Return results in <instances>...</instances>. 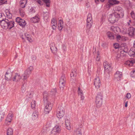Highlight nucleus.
Returning a JSON list of instances; mask_svg holds the SVG:
<instances>
[{"label":"nucleus","mask_w":135,"mask_h":135,"mask_svg":"<svg viewBox=\"0 0 135 135\" xmlns=\"http://www.w3.org/2000/svg\"><path fill=\"white\" fill-rule=\"evenodd\" d=\"M48 94L46 92L44 93L43 94L44 101L46 103L44 109V112L45 114L48 113L52 109V105L48 101Z\"/></svg>","instance_id":"f257e3e1"},{"label":"nucleus","mask_w":135,"mask_h":135,"mask_svg":"<svg viewBox=\"0 0 135 135\" xmlns=\"http://www.w3.org/2000/svg\"><path fill=\"white\" fill-rule=\"evenodd\" d=\"M0 24L4 29H7L9 28L10 29L14 27V22L13 21H9L8 19L0 20Z\"/></svg>","instance_id":"f03ea898"},{"label":"nucleus","mask_w":135,"mask_h":135,"mask_svg":"<svg viewBox=\"0 0 135 135\" xmlns=\"http://www.w3.org/2000/svg\"><path fill=\"white\" fill-rule=\"evenodd\" d=\"M114 13L115 16L120 18H122L124 16L123 11L122 8L120 7L117 6L114 8Z\"/></svg>","instance_id":"7ed1b4c3"},{"label":"nucleus","mask_w":135,"mask_h":135,"mask_svg":"<svg viewBox=\"0 0 135 135\" xmlns=\"http://www.w3.org/2000/svg\"><path fill=\"white\" fill-rule=\"evenodd\" d=\"M103 96L101 94H97L96 98L95 103L96 107L100 108L103 104Z\"/></svg>","instance_id":"20e7f679"},{"label":"nucleus","mask_w":135,"mask_h":135,"mask_svg":"<svg viewBox=\"0 0 135 135\" xmlns=\"http://www.w3.org/2000/svg\"><path fill=\"white\" fill-rule=\"evenodd\" d=\"M65 114V110L64 108L61 106L59 107L57 110L56 116L60 118H62Z\"/></svg>","instance_id":"39448f33"},{"label":"nucleus","mask_w":135,"mask_h":135,"mask_svg":"<svg viewBox=\"0 0 135 135\" xmlns=\"http://www.w3.org/2000/svg\"><path fill=\"white\" fill-rule=\"evenodd\" d=\"M87 27L88 28H90L93 24V20L92 17V15L90 13L88 14L87 19Z\"/></svg>","instance_id":"423d86ee"},{"label":"nucleus","mask_w":135,"mask_h":135,"mask_svg":"<svg viewBox=\"0 0 135 135\" xmlns=\"http://www.w3.org/2000/svg\"><path fill=\"white\" fill-rule=\"evenodd\" d=\"M119 18H120V17H118L115 16V14L114 13L112 14H110L108 18L109 21L111 23H114L116 21H118Z\"/></svg>","instance_id":"0eeeda50"},{"label":"nucleus","mask_w":135,"mask_h":135,"mask_svg":"<svg viewBox=\"0 0 135 135\" xmlns=\"http://www.w3.org/2000/svg\"><path fill=\"white\" fill-rule=\"evenodd\" d=\"M61 130L60 127L58 126H56L54 127L51 131L50 135H56Z\"/></svg>","instance_id":"6e6552de"},{"label":"nucleus","mask_w":135,"mask_h":135,"mask_svg":"<svg viewBox=\"0 0 135 135\" xmlns=\"http://www.w3.org/2000/svg\"><path fill=\"white\" fill-rule=\"evenodd\" d=\"M66 127L68 130H70L71 127L70 126V120L69 118L67 116H65L64 117Z\"/></svg>","instance_id":"1a4fd4ad"},{"label":"nucleus","mask_w":135,"mask_h":135,"mask_svg":"<svg viewBox=\"0 0 135 135\" xmlns=\"http://www.w3.org/2000/svg\"><path fill=\"white\" fill-rule=\"evenodd\" d=\"M103 65L104 67L105 71L107 73H109L112 69L111 64L108 63L107 61H105L103 63Z\"/></svg>","instance_id":"9d476101"},{"label":"nucleus","mask_w":135,"mask_h":135,"mask_svg":"<svg viewBox=\"0 0 135 135\" xmlns=\"http://www.w3.org/2000/svg\"><path fill=\"white\" fill-rule=\"evenodd\" d=\"M94 84L97 89L100 88L101 85L100 79L99 77H96L94 80Z\"/></svg>","instance_id":"9b49d317"},{"label":"nucleus","mask_w":135,"mask_h":135,"mask_svg":"<svg viewBox=\"0 0 135 135\" xmlns=\"http://www.w3.org/2000/svg\"><path fill=\"white\" fill-rule=\"evenodd\" d=\"M22 78V76L20 74L18 73H16L12 78L13 81H18Z\"/></svg>","instance_id":"f8f14e48"},{"label":"nucleus","mask_w":135,"mask_h":135,"mask_svg":"<svg viewBox=\"0 0 135 135\" xmlns=\"http://www.w3.org/2000/svg\"><path fill=\"white\" fill-rule=\"evenodd\" d=\"M50 49L52 53L55 54L57 51V49L54 43H51L50 45Z\"/></svg>","instance_id":"ddd939ff"},{"label":"nucleus","mask_w":135,"mask_h":135,"mask_svg":"<svg viewBox=\"0 0 135 135\" xmlns=\"http://www.w3.org/2000/svg\"><path fill=\"white\" fill-rule=\"evenodd\" d=\"M116 38L117 40L119 42H121V41H125L127 39V37L124 36H121L119 35H116Z\"/></svg>","instance_id":"4468645a"},{"label":"nucleus","mask_w":135,"mask_h":135,"mask_svg":"<svg viewBox=\"0 0 135 135\" xmlns=\"http://www.w3.org/2000/svg\"><path fill=\"white\" fill-rule=\"evenodd\" d=\"M12 114H9L6 119L5 123L7 125H9L11 121L12 117Z\"/></svg>","instance_id":"2eb2a0df"},{"label":"nucleus","mask_w":135,"mask_h":135,"mask_svg":"<svg viewBox=\"0 0 135 135\" xmlns=\"http://www.w3.org/2000/svg\"><path fill=\"white\" fill-rule=\"evenodd\" d=\"M122 76V73L119 71H117L114 75L115 78L117 79L118 81L120 80V79Z\"/></svg>","instance_id":"dca6fc26"},{"label":"nucleus","mask_w":135,"mask_h":135,"mask_svg":"<svg viewBox=\"0 0 135 135\" xmlns=\"http://www.w3.org/2000/svg\"><path fill=\"white\" fill-rule=\"evenodd\" d=\"M78 93L79 96H80L81 100L84 99V97L83 96V90L80 89V87H78Z\"/></svg>","instance_id":"f3484780"},{"label":"nucleus","mask_w":135,"mask_h":135,"mask_svg":"<svg viewBox=\"0 0 135 135\" xmlns=\"http://www.w3.org/2000/svg\"><path fill=\"white\" fill-rule=\"evenodd\" d=\"M122 50H123L121 52V54L123 53V52L127 53L128 52V49L127 46L125 44H123L122 45Z\"/></svg>","instance_id":"a211bd4d"},{"label":"nucleus","mask_w":135,"mask_h":135,"mask_svg":"<svg viewBox=\"0 0 135 135\" xmlns=\"http://www.w3.org/2000/svg\"><path fill=\"white\" fill-rule=\"evenodd\" d=\"M12 74L11 73L6 72L5 75V79L7 81L10 80L12 79Z\"/></svg>","instance_id":"6ab92c4d"},{"label":"nucleus","mask_w":135,"mask_h":135,"mask_svg":"<svg viewBox=\"0 0 135 135\" xmlns=\"http://www.w3.org/2000/svg\"><path fill=\"white\" fill-rule=\"evenodd\" d=\"M40 20L39 17L36 16L30 19L31 21L34 23L38 22L40 21Z\"/></svg>","instance_id":"aec40b11"},{"label":"nucleus","mask_w":135,"mask_h":135,"mask_svg":"<svg viewBox=\"0 0 135 135\" xmlns=\"http://www.w3.org/2000/svg\"><path fill=\"white\" fill-rule=\"evenodd\" d=\"M51 23L52 28L53 30L55 29L56 27L57 22L56 20L54 18L52 19Z\"/></svg>","instance_id":"412c9836"},{"label":"nucleus","mask_w":135,"mask_h":135,"mask_svg":"<svg viewBox=\"0 0 135 135\" xmlns=\"http://www.w3.org/2000/svg\"><path fill=\"white\" fill-rule=\"evenodd\" d=\"M134 28L130 27L128 29V33L129 35L131 36H133L134 35Z\"/></svg>","instance_id":"4be33fe9"},{"label":"nucleus","mask_w":135,"mask_h":135,"mask_svg":"<svg viewBox=\"0 0 135 135\" xmlns=\"http://www.w3.org/2000/svg\"><path fill=\"white\" fill-rule=\"evenodd\" d=\"M129 55L130 56L133 57L135 56V49L133 48H132L128 52Z\"/></svg>","instance_id":"5701e85b"},{"label":"nucleus","mask_w":135,"mask_h":135,"mask_svg":"<svg viewBox=\"0 0 135 135\" xmlns=\"http://www.w3.org/2000/svg\"><path fill=\"white\" fill-rule=\"evenodd\" d=\"M76 69H74L71 73L70 75L71 79L73 80L75 79V77L76 75Z\"/></svg>","instance_id":"b1692460"},{"label":"nucleus","mask_w":135,"mask_h":135,"mask_svg":"<svg viewBox=\"0 0 135 135\" xmlns=\"http://www.w3.org/2000/svg\"><path fill=\"white\" fill-rule=\"evenodd\" d=\"M66 82L60 81L59 86L60 90L62 91L64 89V88Z\"/></svg>","instance_id":"393cba45"},{"label":"nucleus","mask_w":135,"mask_h":135,"mask_svg":"<svg viewBox=\"0 0 135 135\" xmlns=\"http://www.w3.org/2000/svg\"><path fill=\"white\" fill-rule=\"evenodd\" d=\"M30 74L27 73L26 72H24V74L23 75V82H26V81H27V79L29 78Z\"/></svg>","instance_id":"a878e982"},{"label":"nucleus","mask_w":135,"mask_h":135,"mask_svg":"<svg viewBox=\"0 0 135 135\" xmlns=\"http://www.w3.org/2000/svg\"><path fill=\"white\" fill-rule=\"evenodd\" d=\"M63 22L62 21L60 20L59 21L58 23V28L60 30H61L63 28Z\"/></svg>","instance_id":"bb28decb"},{"label":"nucleus","mask_w":135,"mask_h":135,"mask_svg":"<svg viewBox=\"0 0 135 135\" xmlns=\"http://www.w3.org/2000/svg\"><path fill=\"white\" fill-rule=\"evenodd\" d=\"M107 35L108 38L110 39H113L114 38L113 33L110 32H107Z\"/></svg>","instance_id":"cd10ccee"},{"label":"nucleus","mask_w":135,"mask_h":135,"mask_svg":"<svg viewBox=\"0 0 135 135\" xmlns=\"http://www.w3.org/2000/svg\"><path fill=\"white\" fill-rule=\"evenodd\" d=\"M134 60L133 59L128 60L125 62V64L128 65L129 66H131L133 64L134 62Z\"/></svg>","instance_id":"c85d7f7f"},{"label":"nucleus","mask_w":135,"mask_h":135,"mask_svg":"<svg viewBox=\"0 0 135 135\" xmlns=\"http://www.w3.org/2000/svg\"><path fill=\"white\" fill-rule=\"evenodd\" d=\"M74 135H82L81 129L78 128L75 131Z\"/></svg>","instance_id":"c756f323"},{"label":"nucleus","mask_w":135,"mask_h":135,"mask_svg":"<svg viewBox=\"0 0 135 135\" xmlns=\"http://www.w3.org/2000/svg\"><path fill=\"white\" fill-rule=\"evenodd\" d=\"M13 133V131L11 128H8L7 130V135H12Z\"/></svg>","instance_id":"7c9ffc66"},{"label":"nucleus","mask_w":135,"mask_h":135,"mask_svg":"<svg viewBox=\"0 0 135 135\" xmlns=\"http://www.w3.org/2000/svg\"><path fill=\"white\" fill-rule=\"evenodd\" d=\"M38 113L37 111H35L34 112L32 115V119H35L37 118L38 117Z\"/></svg>","instance_id":"2f4dec72"},{"label":"nucleus","mask_w":135,"mask_h":135,"mask_svg":"<svg viewBox=\"0 0 135 135\" xmlns=\"http://www.w3.org/2000/svg\"><path fill=\"white\" fill-rule=\"evenodd\" d=\"M26 23L25 20L21 19L19 24L22 27H25L26 25Z\"/></svg>","instance_id":"473e14b6"},{"label":"nucleus","mask_w":135,"mask_h":135,"mask_svg":"<svg viewBox=\"0 0 135 135\" xmlns=\"http://www.w3.org/2000/svg\"><path fill=\"white\" fill-rule=\"evenodd\" d=\"M132 24L133 26L134 27L135 29V21H134L132 23V22L131 20H129L127 22L126 25L128 26H131Z\"/></svg>","instance_id":"72a5a7b5"},{"label":"nucleus","mask_w":135,"mask_h":135,"mask_svg":"<svg viewBox=\"0 0 135 135\" xmlns=\"http://www.w3.org/2000/svg\"><path fill=\"white\" fill-rule=\"evenodd\" d=\"M110 30L114 31V32H118V30L119 29V28L117 27H115L114 26H112L110 28Z\"/></svg>","instance_id":"f704fd0d"},{"label":"nucleus","mask_w":135,"mask_h":135,"mask_svg":"<svg viewBox=\"0 0 135 135\" xmlns=\"http://www.w3.org/2000/svg\"><path fill=\"white\" fill-rule=\"evenodd\" d=\"M112 5L119 3V2L116 0H109L108 1Z\"/></svg>","instance_id":"c9c22d12"},{"label":"nucleus","mask_w":135,"mask_h":135,"mask_svg":"<svg viewBox=\"0 0 135 135\" xmlns=\"http://www.w3.org/2000/svg\"><path fill=\"white\" fill-rule=\"evenodd\" d=\"M26 84L25 82H22V87L21 90L23 93L25 92L26 90Z\"/></svg>","instance_id":"e433bc0d"},{"label":"nucleus","mask_w":135,"mask_h":135,"mask_svg":"<svg viewBox=\"0 0 135 135\" xmlns=\"http://www.w3.org/2000/svg\"><path fill=\"white\" fill-rule=\"evenodd\" d=\"M5 114L3 111H0V122L2 120V119L4 118Z\"/></svg>","instance_id":"4c0bfd02"},{"label":"nucleus","mask_w":135,"mask_h":135,"mask_svg":"<svg viewBox=\"0 0 135 135\" xmlns=\"http://www.w3.org/2000/svg\"><path fill=\"white\" fill-rule=\"evenodd\" d=\"M27 97L28 99H30L33 97V93L31 92H28L27 95Z\"/></svg>","instance_id":"58836bf2"},{"label":"nucleus","mask_w":135,"mask_h":135,"mask_svg":"<svg viewBox=\"0 0 135 135\" xmlns=\"http://www.w3.org/2000/svg\"><path fill=\"white\" fill-rule=\"evenodd\" d=\"M19 12H20V13L21 15V16H23V17L24 16L25 14V12L23 11V10L22 8H20Z\"/></svg>","instance_id":"ea45409f"},{"label":"nucleus","mask_w":135,"mask_h":135,"mask_svg":"<svg viewBox=\"0 0 135 135\" xmlns=\"http://www.w3.org/2000/svg\"><path fill=\"white\" fill-rule=\"evenodd\" d=\"M36 101L35 100H32L31 102V107L32 109L35 108L36 106Z\"/></svg>","instance_id":"a19ab883"},{"label":"nucleus","mask_w":135,"mask_h":135,"mask_svg":"<svg viewBox=\"0 0 135 135\" xmlns=\"http://www.w3.org/2000/svg\"><path fill=\"white\" fill-rule=\"evenodd\" d=\"M66 82V79L65 75H62L61 76L60 81Z\"/></svg>","instance_id":"79ce46f5"},{"label":"nucleus","mask_w":135,"mask_h":135,"mask_svg":"<svg viewBox=\"0 0 135 135\" xmlns=\"http://www.w3.org/2000/svg\"><path fill=\"white\" fill-rule=\"evenodd\" d=\"M130 15L132 18L135 20V13L133 11H132Z\"/></svg>","instance_id":"37998d69"},{"label":"nucleus","mask_w":135,"mask_h":135,"mask_svg":"<svg viewBox=\"0 0 135 135\" xmlns=\"http://www.w3.org/2000/svg\"><path fill=\"white\" fill-rule=\"evenodd\" d=\"M28 70L30 71L29 72H28V73H31L33 69V67L32 66H30L28 67V68H27Z\"/></svg>","instance_id":"c03bdc74"},{"label":"nucleus","mask_w":135,"mask_h":135,"mask_svg":"<svg viewBox=\"0 0 135 135\" xmlns=\"http://www.w3.org/2000/svg\"><path fill=\"white\" fill-rule=\"evenodd\" d=\"M28 70L30 71L29 72H28V73H31L33 69V67L32 66H30L28 67V68H27Z\"/></svg>","instance_id":"a18cd8bd"},{"label":"nucleus","mask_w":135,"mask_h":135,"mask_svg":"<svg viewBox=\"0 0 135 135\" xmlns=\"http://www.w3.org/2000/svg\"><path fill=\"white\" fill-rule=\"evenodd\" d=\"M121 31L123 34H126L127 33V30L126 28H123L121 30Z\"/></svg>","instance_id":"49530a36"},{"label":"nucleus","mask_w":135,"mask_h":135,"mask_svg":"<svg viewBox=\"0 0 135 135\" xmlns=\"http://www.w3.org/2000/svg\"><path fill=\"white\" fill-rule=\"evenodd\" d=\"M112 6V5H111V4H110V3H109V2L108 1V2L107 3L106 5V7L107 8H109Z\"/></svg>","instance_id":"de8ad7c7"},{"label":"nucleus","mask_w":135,"mask_h":135,"mask_svg":"<svg viewBox=\"0 0 135 135\" xmlns=\"http://www.w3.org/2000/svg\"><path fill=\"white\" fill-rule=\"evenodd\" d=\"M27 0H21L20 3H21L26 4L27 3Z\"/></svg>","instance_id":"09e8293b"},{"label":"nucleus","mask_w":135,"mask_h":135,"mask_svg":"<svg viewBox=\"0 0 135 135\" xmlns=\"http://www.w3.org/2000/svg\"><path fill=\"white\" fill-rule=\"evenodd\" d=\"M7 2L6 0H1L0 1V3H1V4L6 3Z\"/></svg>","instance_id":"8fccbe9b"},{"label":"nucleus","mask_w":135,"mask_h":135,"mask_svg":"<svg viewBox=\"0 0 135 135\" xmlns=\"http://www.w3.org/2000/svg\"><path fill=\"white\" fill-rule=\"evenodd\" d=\"M21 19L20 18L18 17L16 18V21L19 24Z\"/></svg>","instance_id":"3c124183"},{"label":"nucleus","mask_w":135,"mask_h":135,"mask_svg":"<svg viewBox=\"0 0 135 135\" xmlns=\"http://www.w3.org/2000/svg\"><path fill=\"white\" fill-rule=\"evenodd\" d=\"M131 95L130 93H128L127 94L126 97L128 99H129L131 97Z\"/></svg>","instance_id":"603ef678"},{"label":"nucleus","mask_w":135,"mask_h":135,"mask_svg":"<svg viewBox=\"0 0 135 135\" xmlns=\"http://www.w3.org/2000/svg\"><path fill=\"white\" fill-rule=\"evenodd\" d=\"M121 55L120 54H117V55L116 57V59L119 60V59L121 58Z\"/></svg>","instance_id":"864d4df0"},{"label":"nucleus","mask_w":135,"mask_h":135,"mask_svg":"<svg viewBox=\"0 0 135 135\" xmlns=\"http://www.w3.org/2000/svg\"><path fill=\"white\" fill-rule=\"evenodd\" d=\"M20 6L22 8H23L25 7V5L26 4H24L21 3H20Z\"/></svg>","instance_id":"5fc2aeb1"},{"label":"nucleus","mask_w":135,"mask_h":135,"mask_svg":"<svg viewBox=\"0 0 135 135\" xmlns=\"http://www.w3.org/2000/svg\"><path fill=\"white\" fill-rule=\"evenodd\" d=\"M26 39L29 41L30 42H31L32 41V40L30 37V36L28 37H27Z\"/></svg>","instance_id":"6e6d98bb"},{"label":"nucleus","mask_w":135,"mask_h":135,"mask_svg":"<svg viewBox=\"0 0 135 135\" xmlns=\"http://www.w3.org/2000/svg\"><path fill=\"white\" fill-rule=\"evenodd\" d=\"M114 47L115 49H117L119 47V45L118 44H115L114 45Z\"/></svg>","instance_id":"4d7b16f0"},{"label":"nucleus","mask_w":135,"mask_h":135,"mask_svg":"<svg viewBox=\"0 0 135 135\" xmlns=\"http://www.w3.org/2000/svg\"><path fill=\"white\" fill-rule=\"evenodd\" d=\"M98 56H97L96 60L97 61H99L100 59V56L98 54H97Z\"/></svg>","instance_id":"13d9d810"},{"label":"nucleus","mask_w":135,"mask_h":135,"mask_svg":"<svg viewBox=\"0 0 135 135\" xmlns=\"http://www.w3.org/2000/svg\"><path fill=\"white\" fill-rule=\"evenodd\" d=\"M131 75H132V76L134 77H135V69L133 71Z\"/></svg>","instance_id":"bf43d9fd"},{"label":"nucleus","mask_w":135,"mask_h":135,"mask_svg":"<svg viewBox=\"0 0 135 135\" xmlns=\"http://www.w3.org/2000/svg\"><path fill=\"white\" fill-rule=\"evenodd\" d=\"M95 3L98 4L99 3L100 0H94Z\"/></svg>","instance_id":"052dcab7"},{"label":"nucleus","mask_w":135,"mask_h":135,"mask_svg":"<svg viewBox=\"0 0 135 135\" xmlns=\"http://www.w3.org/2000/svg\"><path fill=\"white\" fill-rule=\"evenodd\" d=\"M25 35L26 38H27V37H28L30 36V35L27 33H25Z\"/></svg>","instance_id":"680f3d73"},{"label":"nucleus","mask_w":135,"mask_h":135,"mask_svg":"<svg viewBox=\"0 0 135 135\" xmlns=\"http://www.w3.org/2000/svg\"><path fill=\"white\" fill-rule=\"evenodd\" d=\"M30 71L28 70L27 69H26L25 71V72L26 73H27L28 74H30L31 73H28V72H29Z\"/></svg>","instance_id":"e2e57ef3"},{"label":"nucleus","mask_w":135,"mask_h":135,"mask_svg":"<svg viewBox=\"0 0 135 135\" xmlns=\"http://www.w3.org/2000/svg\"><path fill=\"white\" fill-rule=\"evenodd\" d=\"M94 48V52H93V54H95L96 53V48H95L94 49V47H93Z\"/></svg>","instance_id":"0e129e2a"},{"label":"nucleus","mask_w":135,"mask_h":135,"mask_svg":"<svg viewBox=\"0 0 135 135\" xmlns=\"http://www.w3.org/2000/svg\"><path fill=\"white\" fill-rule=\"evenodd\" d=\"M128 102L127 101L125 103V106L126 107H127V104H128Z\"/></svg>","instance_id":"69168bd1"},{"label":"nucleus","mask_w":135,"mask_h":135,"mask_svg":"<svg viewBox=\"0 0 135 135\" xmlns=\"http://www.w3.org/2000/svg\"><path fill=\"white\" fill-rule=\"evenodd\" d=\"M2 16V15L1 14L0 15V20H2V19H4L3 18L1 19V18Z\"/></svg>","instance_id":"338daca9"},{"label":"nucleus","mask_w":135,"mask_h":135,"mask_svg":"<svg viewBox=\"0 0 135 135\" xmlns=\"http://www.w3.org/2000/svg\"><path fill=\"white\" fill-rule=\"evenodd\" d=\"M133 46L135 48V41L134 42Z\"/></svg>","instance_id":"774afa93"}]
</instances>
